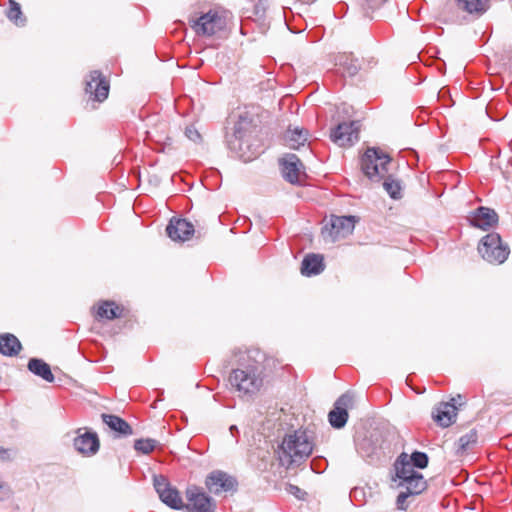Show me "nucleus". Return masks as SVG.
Here are the masks:
<instances>
[{
	"instance_id": "nucleus-1",
	"label": "nucleus",
	"mask_w": 512,
	"mask_h": 512,
	"mask_svg": "<svg viewBox=\"0 0 512 512\" xmlns=\"http://www.w3.org/2000/svg\"><path fill=\"white\" fill-rule=\"evenodd\" d=\"M265 360V353L258 348L236 354L237 367L230 372L228 380L240 397L252 398L259 393L264 383Z\"/></svg>"
},
{
	"instance_id": "nucleus-2",
	"label": "nucleus",
	"mask_w": 512,
	"mask_h": 512,
	"mask_svg": "<svg viewBox=\"0 0 512 512\" xmlns=\"http://www.w3.org/2000/svg\"><path fill=\"white\" fill-rule=\"evenodd\" d=\"M391 158L376 148H368L361 158V169L363 173L371 180L378 182L384 179L383 188L392 199L402 197L401 182L388 173V165Z\"/></svg>"
},
{
	"instance_id": "nucleus-3",
	"label": "nucleus",
	"mask_w": 512,
	"mask_h": 512,
	"mask_svg": "<svg viewBox=\"0 0 512 512\" xmlns=\"http://www.w3.org/2000/svg\"><path fill=\"white\" fill-rule=\"evenodd\" d=\"M314 442L306 430H296L287 434L278 448L280 464L289 468L304 462L313 452Z\"/></svg>"
},
{
	"instance_id": "nucleus-4",
	"label": "nucleus",
	"mask_w": 512,
	"mask_h": 512,
	"mask_svg": "<svg viewBox=\"0 0 512 512\" xmlns=\"http://www.w3.org/2000/svg\"><path fill=\"white\" fill-rule=\"evenodd\" d=\"M252 128V119L247 114H241L233 127V132L227 135L229 149L244 162L252 161L260 154L250 143Z\"/></svg>"
},
{
	"instance_id": "nucleus-5",
	"label": "nucleus",
	"mask_w": 512,
	"mask_h": 512,
	"mask_svg": "<svg viewBox=\"0 0 512 512\" xmlns=\"http://www.w3.org/2000/svg\"><path fill=\"white\" fill-rule=\"evenodd\" d=\"M188 23L197 36L213 37L225 30L226 11L215 8L206 12H195L189 16Z\"/></svg>"
},
{
	"instance_id": "nucleus-6",
	"label": "nucleus",
	"mask_w": 512,
	"mask_h": 512,
	"mask_svg": "<svg viewBox=\"0 0 512 512\" xmlns=\"http://www.w3.org/2000/svg\"><path fill=\"white\" fill-rule=\"evenodd\" d=\"M478 251L482 258L491 264L504 263L510 253L508 245L502 242L498 233L484 236L478 245Z\"/></svg>"
},
{
	"instance_id": "nucleus-7",
	"label": "nucleus",
	"mask_w": 512,
	"mask_h": 512,
	"mask_svg": "<svg viewBox=\"0 0 512 512\" xmlns=\"http://www.w3.org/2000/svg\"><path fill=\"white\" fill-rule=\"evenodd\" d=\"M355 227L353 216H331L322 228L325 240L335 242L350 235Z\"/></svg>"
},
{
	"instance_id": "nucleus-8",
	"label": "nucleus",
	"mask_w": 512,
	"mask_h": 512,
	"mask_svg": "<svg viewBox=\"0 0 512 512\" xmlns=\"http://www.w3.org/2000/svg\"><path fill=\"white\" fill-rule=\"evenodd\" d=\"M187 502L184 503V510L187 512H215L216 502L208 496L202 488L191 485L185 491Z\"/></svg>"
},
{
	"instance_id": "nucleus-9",
	"label": "nucleus",
	"mask_w": 512,
	"mask_h": 512,
	"mask_svg": "<svg viewBox=\"0 0 512 512\" xmlns=\"http://www.w3.org/2000/svg\"><path fill=\"white\" fill-rule=\"evenodd\" d=\"M153 482L154 488L164 504L175 510L184 508V502L179 491L170 485L166 477L162 475L154 476Z\"/></svg>"
},
{
	"instance_id": "nucleus-10",
	"label": "nucleus",
	"mask_w": 512,
	"mask_h": 512,
	"mask_svg": "<svg viewBox=\"0 0 512 512\" xmlns=\"http://www.w3.org/2000/svg\"><path fill=\"white\" fill-rule=\"evenodd\" d=\"M354 404V395L350 392L342 394L334 403L328 414L329 423L336 429L343 428L348 420V409Z\"/></svg>"
},
{
	"instance_id": "nucleus-11",
	"label": "nucleus",
	"mask_w": 512,
	"mask_h": 512,
	"mask_svg": "<svg viewBox=\"0 0 512 512\" xmlns=\"http://www.w3.org/2000/svg\"><path fill=\"white\" fill-rule=\"evenodd\" d=\"M330 137L339 146H350L359 139V123L357 121L339 123L332 129Z\"/></svg>"
},
{
	"instance_id": "nucleus-12",
	"label": "nucleus",
	"mask_w": 512,
	"mask_h": 512,
	"mask_svg": "<svg viewBox=\"0 0 512 512\" xmlns=\"http://www.w3.org/2000/svg\"><path fill=\"white\" fill-rule=\"evenodd\" d=\"M205 485L210 493L219 495L223 492L236 490L237 481L229 474L220 470H215L206 477Z\"/></svg>"
},
{
	"instance_id": "nucleus-13",
	"label": "nucleus",
	"mask_w": 512,
	"mask_h": 512,
	"mask_svg": "<svg viewBox=\"0 0 512 512\" xmlns=\"http://www.w3.org/2000/svg\"><path fill=\"white\" fill-rule=\"evenodd\" d=\"M85 92L91 99L102 102L108 97L109 83L99 71H92L86 80Z\"/></svg>"
},
{
	"instance_id": "nucleus-14",
	"label": "nucleus",
	"mask_w": 512,
	"mask_h": 512,
	"mask_svg": "<svg viewBox=\"0 0 512 512\" xmlns=\"http://www.w3.org/2000/svg\"><path fill=\"white\" fill-rule=\"evenodd\" d=\"M166 232L171 240L175 242H184L189 240L194 234V226L186 219L173 218L167 225Z\"/></svg>"
},
{
	"instance_id": "nucleus-15",
	"label": "nucleus",
	"mask_w": 512,
	"mask_h": 512,
	"mask_svg": "<svg viewBox=\"0 0 512 512\" xmlns=\"http://www.w3.org/2000/svg\"><path fill=\"white\" fill-rule=\"evenodd\" d=\"M74 448L81 454L91 456L99 450V439L96 433L85 432L74 439Z\"/></svg>"
},
{
	"instance_id": "nucleus-16",
	"label": "nucleus",
	"mask_w": 512,
	"mask_h": 512,
	"mask_svg": "<svg viewBox=\"0 0 512 512\" xmlns=\"http://www.w3.org/2000/svg\"><path fill=\"white\" fill-rule=\"evenodd\" d=\"M457 415V407L455 404V399L453 398L451 402L440 403L436 408L435 413H433V419L442 427H449L456 418Z\"/></svg>"
},
{
	"instance_id": "nucleus-17",
	"label": "nucleus",
	"mask_w": 512,
	"mask_h": 512,
	"mask_svg": "<svg viewBox=\"0 0 512 512\" xmlns=\"http://www.w3.org/2000/svg\"><path fill=\"white\" fill-rule=\"evenodd\" d=\"M498 221L497 213L486 207H479L472 215L470 222L473 226L482 230L493 227Z\"/></svg>"
},
{
	"instance_id": "nucleus-18",
	"label": "nucleus",
	"mask_w": 512,
	"mask_h": 512,
	"mask_svg": "<svg viewBox=\"0 0 512 512\" xmlns=\"http://www.w3.org/2000/svg\"><path fill=\"white\" fill-rule=\"evenodd\" d=\"M282 166L284 178L292 184L298 182L300 166H302L299 158L295 154H288L283 158Z\"/></svg>"
},
{
	"instance_id": "nucleus-19",
	"label": "nucleus",
	"mask_w": 512,
	"mask_h": 512,
	"mask_svg": "<svg viewBox=\"0 0 512 512\" xmlns=\"http://www.w3.org/2000/svg\"><path fill=\"white\" fill-rule=\"evenodd\" d=\"M324 270L323 256L308 254L304 257L301 265V273L305 276L318 275Z\"/></svg>"
},
{
	"instance_id": "nucleus-20",
	"label": "nucleus",
	"mask_w": 512,
	"mask_h": 512,
	"mask_svg": "<svg viewBox=\"0 0 512 512\" xmlns=\"http://www.w3.org/2000/svg\"><path fill=\"white\" fill-rule=\"evenodd\" d=\"M336 65L339 66V69H341L344 75L350 77L355 76L360 69L358 59L351 53L339 54L336 58Z\"/></svg>"
},
{
	"instance_id": "nucleus-21",
	"label": "nucleus",
	"mask_w": 512,
	"mask_h": 512,
	"mask_svg": "<svg viewBox=\"0 0 512 512\" xmlns=\"http://www.w3.org/2000/svg\"><path fill=\"white\" fill-rule=\"evenodd\" d=\"M103 422L113 431L119 433L121 436H128L132 434L131 426L122 418L112 415L105 414L101 415Z\"/></svg>"
},
{
	"instance_id": "nucleus-22",
	"label": "nucleus",
	"mask_w": 512,
	"mask_h": 512,
	"mask_svg": "<svg viewBox=\"0 0 512 512\" xmlns=\"http://www.w3.org/2000/svg\"><path fill=\"white\" fill-rule=\"evenodd\" d=\"M395 471L396 476L399 479V482L407 481V479L411 476H417L420 473L416 472L411 465L408 455L406 453H402L396 463H395Z\"/></svg>"
},
{
	"instance_id": "nucleus-23",
	"label": "nucleus",
	"mask_w": 512,
	"mask_h": 512,
	"mask_svg": "<svg viewBox=\"0 0 512 512\" xmlns=\"http://www.w3.org/2000/svg\"><path fill=\"white\" fill-rule=\"evenodd\" d=\"M28 369L33 374L41 377L43 380L52 383L54 381V375L51 371L50 366L42 359L32 358L28 362Z\"/></svg>"
},
{
	"instance_id": "nucleus-24",
	"label": "nucleus",
	"mask_w": 512,
	"mask_h": 512,
	"mask_svg": "<svg viewBox=\"0 0 512 512\" xmlns=\"http://www.w3.org/2000/svg\"><path fill=\"white\" fill-rule=\"evenodd\" d=\"M21 350V343L18 338L12 334L0 335V353L6 356H15Z\"/></svg>"
},
{
	"instance_id": "nucleus-25",
	"label": "nucleus",
	"mask_w": 512,
	"mask_h": 512,
	"mask_svg": "<svg viewBox=\"0 0 512 512\" xmlns=\"http://www.w3.org/2000/svg\"><path fill=\"white\" fill-rule=\"evenodd\" d=\"M285 142L291 149H298L307 141V131L295 127L289 128L285 133Z\"/></svg>"
},
{
	"instance_id": "nucleus-26",
	"label": "nucleus",
	"mask_w": 512,
	"mask_h": 512,
	"mask_svg": "<svg viewBox=\"0 0 512 512\" xmlns=\"http://www.w3.org/2000/svg\"><path fill=\"white\" fill-rule=\"evenodd\" d=\"M459 9L469 14L481 15L488 9L487 0H455Z\"/></svg>"
},
{
	"instance_id": "nucleus-27",
	"label": "nucleus",
	"mask_w": 512,
	"mask_h": 512,
	"mask_svg": "<svg viewBox=\"0 0 512 512\" xmlns=\"http://www.w3.org/2000/svg\"><path fill=\"white\" fill-rule=\"evenodd\" d=\"M121 308L112 301L102 302L97 309V317L100 319L113 320L121 316Z\"/></svg>"
},
{
	"instance_id": "nucleus-28",
	"label": "nucleus",
	"mask_w": 512,
	"mask_h": 512,
	"mask_svg": "<svg viewBox=\"0 0 512 512\" xmlns=\"http://www.w3.org/2000/svg\"><path fill=\"white\" fill-rule=\"evenodd\" d=\"M399 486L405 488L410 495H417L425 490L426 482L422 474H419L413 477L410 476L407 481L399 482Z\"/></svg>"
},
{
	"instance_id": "nucleus-29",
	"label": "nucleus",
	"mask_w": 512,
	"mask_h": 512,
	"mask_svg": "<svg viewBox=\"0 0 512 512\" xmlns=\"http://www.w3.org/2000/svg\"><path fill=\"white\" fill-rule=\"evenodd\" d=\"M6 15L16 26L22 27L26 23V18L23 16L21 6L15 0H9V8Z\"/></svg>"
},
{
	"instance_id": "nucleus-30",
	"label": "nucleus",
	"mask_w": 512,
	"mask_h": 512,
	"mask_svg": "<svg viewBox=\"0 0 512 512\" xmlns=\"http://www.w3.org/2000/svg\"><path fill=\"white\" fill-rule=\"evenodd\" d=\"M158 441L152 438L137 439L134 442V449L142 454H149L157 446Z\"/></svg>"
},
{
	"instance_id": "nucleus-31",
	"label": "nucleus",
	"mask_w": 512,
	"mask_h": 512,
	"mask_svg": "<svg viewBox=\"0 0 512 512\" xmlns=\"http://www.w3.org/2000/svg\"><path fill=\"white\" fill-rule=\"evenodd\" d=\"M477 442V433L474 430L462 435L458 440V452H465L469 447Z\"/></svg>"
},
{
	"instance_id": "nucleus-32",
	"label": "nucleus",
	"mask_w": 512,
	"mask_h": 512,
	"mask_svg": "<svg viewBox=\"0 0 512 512\" xmlns=\"http://www.w3.org/2000/svg\"><path fill=\"white\" fill-rule=\"evenodd\" d=\"M408 459L413 467L423 469L428 465V456L424 452L415 451L408 456Z\"/></svg>"
},
{
	"instance_id": "nucleus-33",
	"label": "nucleus",
	"mask_w": 512,
	"mask_h": 512,
	"mask_svg": "<svg viewBox=\"0 0 512 512\" xmlns=\"http://www.w3.org/2000/svg\"><path fill=\"white\" fill-rule=\"evenodd\" d=\"M11 496V489L9 485L0 477V501L9 499Z\"/></svg>"
},
{
	"instance_id": "nucleus-34",
	"label": "nucleus",
	"mask_w": 512,
	"mask_h": 512,
	"mask_svg": "<svg viewBox=\"0 0 512 512\" xmlns=\"http://www.w3.org/2000/svg\"><path fill=\"white\" fill-rule=\"evenodd\" d=\"M387 0H364L363 6L367 10H375L381 7Z\"/></svg>"
},
{
	"instance_id": "nucleus-35",
	"label": "nucleus",
	"mask_w": 512,
	"mask_h": 512,
	"mask_svg": "<svg viewBox=\"0 0 512 512\" xmlns=\"http://www.w3.org/2000/svg\"><path fill=\"white\" fill-rule=\"evenodd\" d=\"M185 135L193 142H197L201 138L200 133L194 127H187L185 130Z\"/></svg>"
},
{
	"instance_id": "nucleus-36",
	"label": "nucleus",
	"mask_w": 512,
	"mask_h": 512,
	"mask_svg": "<svg viewBox=\"0 0 512 512\" xmlns=\"http://www.w3.org/2000/svg\"><path fill=\"white\" fill-rule=\"evenodd\" d=\"M287 491L298 499H303L304 495L306 494L299 487L292 484L288 486Z\"/></svg>"
},
{
	"instance_id": "nucleus-37",
	"label": "nucleus",
	"mask_w": 512,
	"mask_h": 512,
	"mask_svg": "<svg viewBox=\"0 0 512 512\" xmlns=\"http://www.w3.org/2000/svg\"><path fill=\"white\" fill-rule=\"evenodd\" d=\"M410 496L408 492H401L397 497V506L400 509L404 508V504L406 502V499Z\"/></svg>"
},
{
	"instance_id": "nucleus-38",
	"label": "nucleus",
	"mask_w": 512,
	"mask_h": 512,
	"mask_svg": "<svg viewBox=\"0 0 512 512\" xmlns=\"http://www.w3.org/2000/svg\"><path fill=\"white\" fill-rule=\"evenodd\" d=\"M265 5H266V0H259L258 3L255 6V13L257 15H260L262 12H264L265 11Z\"/></svg>"
},
{
	"instance_id": "nucleus-39",
	"label": "nucleus",
	"mask_w": 512,
	"mask_h": 512,
	"mask_svg": "<svg viewBox=\"0 0 512 512\" xmlns=\"http://www.w3.org/2000/svg\"><path fill=\"white\" fill-rule=\"evenodd\" d=\"M8 456H9L8 450L0 447V460H5L8 458Z\"/></svg>"
},
{
	"instance_id": "nucleus-40",
	"label": "nucleus",
	"mask_w": 512,
	"mask_h": 512,
	"mask_svg": "<svg viewBox=\"0 0 512 512\" xmlns=\"http://www.w3.org/2000/svg\"><path fill=\"white\" fill-rule=\"evenodd\" d=\"M358 494H364V491L363 489L361 488H354L351 492V497L353 498H357L358 497Z\"/></svg>"
},
{
	"instance_id": "nucleus-41",
	"label": "nucleus",
	"mask_w": 512,
	"mask_h": 512,
	"mask_svg": "<svg viewBox=\"0 0 512 512\" xmlns=\"http://www.w3.org/2000/svg\"><path fill=\"white\" fill-rule=\"evenodd\" d=\"M235 431L238 432V428L235 425H232L230 427V432L233 434Z\"/></svg>"
},
{
	"instance_id": "nucleus-42",
	"label": "nucleus",
	"mask_w": 512,
	"mask_h": 512,
	"mask_svg": "<svg viewBox=\"0 0 512 512\" xmlns=\"http://www.w3.org/2000/svg\"><path fill=\"white\" fill-rule=\"evenodd\" d=\"M298 1L301 2V3H312L315 0H298Z\"/></svg>"
}]
</instances>
